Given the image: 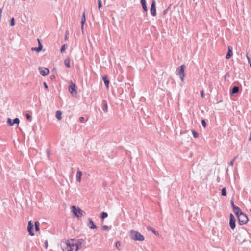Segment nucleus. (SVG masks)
Returning a JSON list of instances; mask_svg holds the SVG:
<instances>
[{
	"instance_id": "f257e3e1",
	"label": "nucleus",
	"mask_w": 251,
	"mask_h": 251,
	"mask_svg": "<svg viewBox=\"0 0 251 251\" xmlns=\"http://www.w3.org/2000/svg\"><path fill=\"white\" fill-rule=\"evenodd\" d=\"M85 242L82 239H70L66 242L67 249L68 251H77L84 245Z\"/></svg>"
},
{
	"instance_id": "f03ea898",
	"label": "nucleus",
	"mask_w": 251,
	"mask_h": 251,
	"mask_svg": "<svg viewBox=\"0 0 251 251\" xmlns=\"http://www.w3.org/2000/svg\"><path fill=\"white\" fill-rule=\"evenodd\" d=\"M130 238L135 241H143L145 238L143 235L138 231L132 230L130 232Z\"/></svg>"
},
{
	"instance_id": "7ed1b4c3",
	"label": "nucleus",
	"mask_w": 251,
	"mask_h": 251,
	"mask_svg": "<svg viewBox=\"0 0 251 251\" xmlns=\"http://www.w3.org/2000/svg\"><path fill=\"white\" fill-rule=\"evenodd\" d=\"M185 66L184 64L181 65L179 67L177 68L176 71V75H179L182 82H183L185 77Z\"/></svg>"
},
{
	"instance_id": "20e7f679",
	"label": "nucleus",
	"mask_w": 251,
	"mask_h": 251,
	"mask_svg": "<svg viewBox=\"0 0 251 251\" xmlns=\"http://www.w3.org/2000/svg\"><path fill=\"white\" fill-rule=\"evenodd\" d=\"M71 211L74 216L79 218L83 215L84 211L79 208H77L75 206L73 205L71 207Z\"/></svg>"
},
{
	"instance_id": "39448f33",
	"label": "nucleus",
	"mask_w": 251,
	"mask_h": 251,
	"mask_svg": "<svg viewBox=\"0 0 251 251\" xmlns=\"http://www.w3.org/2000/svg\"><path fill=\"white\" fill-rule=\"evenodd\" d=\"M68 90L73 97H76L77 95V91L76 89V85L71 81L69 83Z\"/></svg>"
},
{
	"instance_id": "423d86ee",
	"label": "nucleus",
	"mask_w": 251,
	"mask_h": 251,
	"mask_svg": "<svg viewBox=\"0 0 251 251\" xmlns=\"http://www.w3.org/2000/svg\"><path fill=\"white\" fill-rule=\"evenodd\" d=\"M237 218H238V223L240 225L245 224L246 223H247V222L249 220L248 216L246 215V214H245L243 212L241 214H240L239 216H238L237 217Z\"/></svg>"
},
{
	"instance_id": "0eeeda50",
	"label": "nucleus",
	"mask_w": 251,
	"mask_h": 251,
	"mask_svg": "<svg viewBox=\"0 0 251 251\" xmlns=\"http://www.w3.org/2000/svg\"><path fill=\"white\" fill-rule=\"evenodd\" d=\"M229 226L232 230H234L236 227V219L232 213L229 215Z\"/></svg>"
},
{
	"instance_id": "6e6552de",
	"label": "nucleus",
	"mask_w": 251,
	"mask_h": 251,
	"mask_svg": "<svg viewBox=\"0 0 251 251\" xmlns=\"http://www.w3.org/2000/svg\"><path fill=\"white\" fill-rule=\"evenodd\" d=\"M27 231L30 236H33L34 235V225L31 221H29L28 223Z\"/></svg>"
},
{
	"instance_id": "1a4fd4ad",
	"label": "nucleus",
	"mask_w": 251,
	"mask_h": 251,
	"mask_svg": "<svg viewBox=\"0 0 251 251\" xmlns=\"http://www.w3.org/2000/svg\"><path fill=\"white\" fill-rule=\"evenodd\" d=\"M150 12L151 15L153 16H155L156 15V2L154 0H152L151 7L150 9Z\"/></svg>"
},
{
	"instance_id": "9d476101",
	"label": "nucleus",
	"mask_w": 251,
	"mask_h": 251,
	"mask_svg": "<svg viewBox=\"0 0 251 251\" xmlns=\"http://www.w3.org/2000/svg\"><path fill=\"white\" fill-rule=\"evenodd\" d=\"M37 40H38V47H32L31 48V50L32 51H37V52H39L41 51L42 48H43V46L42 45V43L41 42V40L39 39H37Z\"/></svg>"
},
{
	"instance_id": "9b49d317",
	"label": "nucleus",
	"mask_w": 251,
	"mask_h": 251,
	"mask_svg": "<svg viewBox=\"0 0 251 251\" xmlns=\"http://www.w3.org/2000/svg\"><path fill=\"white\" fill-rule=\"evenodd\" d=\"M39 70L40 74L43 76H46L49 73V70L47 68L39 67Z\"/></svg>"
},
{
	"instance_id": "f8f14e48",
	"label": "nucleus",
	"mask_w": 251,
	"mask_h": 251,
	"mask_svg": "<svg viewBox=\"0 0 251 251\" xmlns=\"http://www.w3.org/2000/svg\"><path fill=\"white\" fill-rule=\"evenodd\" d=\"M232 47L231 46H229L228 47V52L226 54V58L228 59L232 57Z\"/></svg>"
},
{
	"instance_id": "ddd939ff",
	"label": "nucleus",
	"mask_w": 251,
	"mask_h": 251,
	"mask_svg": "<svg viewBox=\"0 0 251 251\" xmlns=\"http://www.w3.org/2000/svg\"><path fill=\"white\" fill-rule=\"evenodd\" d=\"M102 109L103 111L105 113L107 112V111H108V104H107V101L106 100H103L102 101Z\"/></svg>"
},
{
	"instance_id": "4468645a",
	"label": "nucleus",
	"mask_w": 251,
	"mask_h": 251,
	"mask_svg": "<svg viewBox=\"0 0 251 251\" xmlns=\"http://www.w3.org/2000/svg\"><path fill=\"white\" fill-rule=\"evenodd\" d=\"M89 221V224L88 226H89V228L91 229H94L97 228V226L94 224V222L91 218L88 219Z\"/></svg>"
},
{
	"instance_id": "2eb2a0df",
	"label": "nucleus",
	"mask_w": 251,
	"mask_h": 251,
	"mask_svg": "<svg viewBox=\"0 0 251 251\" xmlns=\"http://www.w3.org/2000/svg\"><path fill=\"white\" fill-rule=\"evenodd\" d=\"M239 88L237 86H234L232 87L231 90L230 92V95H233L239 92Z\"/></svg>"
},
{
	"instance_id": "dca6fc26",
	"label": "nucleus",
	"mask_w": 251,
	"mask_h": 251,
	"mask_svg": "<svg viewBox=\"0 0 251 251\" xmlns=\"http://www.w3.org/2000/svg\"><path fill=\"white\" fill-rule=\"evenodd\" d=\"M102 79L104 81V84L105 85L107 88L109 87V81L107 76L104 75L102 76Z\"/></svg>"
},
{
	"instance_id": "f3484780",
	"label": "nucleus",
	"mask_w": 251,
	"mask_h": 251,
	"mask_svg": "<svg viewBox=\"0 0 251 251\" xmlns=\"http://www.w3.org/2000/svg\"><path fill=\"white\" fill-rule=\"evenodd\" d=\"M233 211L237 217L243 213L240 208L238 206L235 209H233Z\"/></svg>"
},
{
	"instance_id": "a211bd4d",
	"label": "nucleus",
	"mask_w": 251,
	"mask_h": 251,
	"mask_svg": "<svg viewBox=\"0 0 251 251\" xmlns=\"http://www.w3.org/2000/svg\"><path fill=\"white\" fill-rule=\"evenodd\" d=\"M141 4L142 5V6L144 11L146 12L147 13L148 10H147V7L146 5V0H141Z\"/></svg>"
},
{
	"instance_id": "6ab92c4d",
	"label": "nucleus",
	"mask_w": 251,
	"mask_h": 251,
	"mask_svg": "<svg viewBox=\"0 0 251 251\" xmlns=\"http://www.w3.org/2000/svg\"><path fill=\"white\" fill-rule=\"evenodd\" d=\"M82 173L80 170H78L77 171L76 174V180L78 182L81 181V177H82Z\"/></svg>"
},
{
	"instance_id": "aec40b11",
	"label": "nucleus",
	"mask_w": 251,
	"mask_h": 251,
	"mask_svg": "<svg viewBox=\"0 0 251 251\" xmlns=\"http://www.w3.org/2000/svg\"><path fill=\"white\" fill-rule=\"evenodd\" d=\"M62 112L60 110H57L56 112L55 116L58 120H61L62 119Z\"/></svg>"
},
{
	"instance_id": "412c9836",
	"label": "nucleus",
	"mask_w": 251,
	"mask_h": 251,
	"mask_svg": "<svg viewBox=\"0 0 251 251\" xmlns=\"http://www.w3.org/2000/svg\"><path fill=\"white\" fill-rule=\"evenodd\" d=\"M64 64L66 67L70 68L71 67L70 65V59L69 58H67L64 61Z\"/></svg>"
},
{
	"instance_id": "4be33fe9",
	"label": "nucleus",
	"mask_w": 251,
	"mask_h": 251,
	"mask_svg": "<svg viewBox=\"0 0 251 251\" xmlns=\"http://www.w3.org/2000/svg\"><path fill=\"white\" fill-rule=\"evenodd\" d=\"M108 217V214L105 212H102L100 215V218L103 220L104 219Z\"/></svg>"
},
{
	"instance_id": "5701e85b",
	"label": "nucleus",
	"mask_w": 251,
	"mask_h": 251,
	"mask_svg": "<svg viewBox=\"0 0 251 251\" xmlns=\"http://www.w3.org/2000/svg\"><path fill=\"white\" fill-rule=\"evenodd\" d=\"M40 224L38 221H36L35 222V229L36 231H39L40 230Z\"/></svg>"
},
{
	"instance_id": "b1692460",
	"label": "nucleus",
	"mask_w": 251,
	"mask_h": 251,
	"mask_svg": "<svg viewBox=\"0 0 251 251\" xmlns=\"http://www.w3.org/2000/svg\"><path fill=\"white\" fill-rule=\"evenodd\" d=\"M147 229L148 230L151 231L155 235H159L158 233L153 228H152L151 227H147Z\"/></svg>"
},
{
	"instance_id": "393cba45",
	"label": "nucleus",
	"mask_w": 251,
	"mask_h": 251,
	"mask_svg": "<svg viewBox=\"0 0 251 251\" xmlns=\"http://www.w3.org/2000/svg\"><path fill=\"white\" fill-rule=\"evenodd\" d=\"M221 195L223 196H226V187L222 188L221 191Z\"/></svg>"
},
{
	"instance_id": "a878e982",
	"label": "nucleus",
	"mask_w": 251,
	"mask_h": 251,
	"mask_svg": "<svg viewBox=\"0 0 251 251\" xmlns=\"http://www.w3.org/2000/svg\"><path fill=\"white\" fill-rule=\"evenodd\" d=\"M25 116H26V119L28 121L31 122L32 121V116L29 113H26Z\"/></svg>"
},
{
	"instance_id": "bb28decb",
	"label": "nucleus",
	"mask_w": 251,
	"mask_h": 251,
	"mask_svg": "<svg viewBox=\"0 0 251 251\" xmlns=\"http://www.w3.org/2000/svg\"><path fill=\"white\" fill-rule=\"evenodd\" d=\"M20 122V120L18 118H15V119H14L13 120V122H12V126L16 124H19Z\"/></svg>"
},
{
	"instance_id": "cd10ccee",
	"label": "nucleus",
	"mask_w": 251,
	"mask_h": 251,
	"mask_svg": "<svg viewBox=\"0 0 251 251\" xmlns=\"http://www.w3.org/2000/svg\"><path fill=\"white\" fill-rule=\"evenodd\" d=\"M66 47H67L66 44H63L61 46V49H60V52L61 53H63L65 51Z\"/></svg>"
},
{
	"instance_id": "c85d7f7f",
	"label": "nucleus",
	"mask_w": 251,
	"mask_h": 251,
	"mask_svg": "<svg viewBox=\"0 0 251 251\" xmlns=\"http://www.w3.org/2000/svg\"><path fill=\"white\" fill-rule=\"evenodd\" d=\"M86 21V18H85V11L83 12V15L81 17V23H85Z\"/></svg>"
},
{
	"instance_id": "c756f323",
	"label": "nucleus",
	"mask_w": 251,
	"mask_h": 251,
	"mask_svg": "<svg viewBox=\"0 0 251 251\" xmlns=\"http://www.w3.org/2000/svg\"><path fill=\"white\" fill-rule=\"evenodd\" d=\"M192 133L193 136L194 138H197L198 137L199 134L195 130H192Z\"/></svg>"
},
{
	"instance_id": "7c9ffc66",
	"label": "nucleus",
	"mask_w": 251,
	"mask_h": 251,
	"mask_svg": "<svg viewBox=\"0 0 251 251\" xmlns=\"http://www.w3.org/2000/svg\"><path fill=\"white\" fill-rule=\"evenodd\" d=\"M10 25L11 26H14L15 25V19L14 17H12L11 19Z\"/></svg>"
},
{
	"instance_id": "2f4dec72",
	"label": "nucleus",
	"mask_w": 251,
	"mask_h": 251,
	"mask_svg": "<svg viewBox=\"0 0 251 251\" xmlns=\"http://www.w3.org/2000/svg\"><path fill=\"white\" fill-rule=\"evenodd\" d=\"M101 229L103 230H107L108 231L110 229V228L106 225H103L101 226Z\"/></svg>"
},
{
	"instance_id": "473e14b6",
	"label": "nucleus",
	"mask_w": 251,
	"mask_h": 251,
	"mask_svg": "<svg viewBox=\"0 0 251 251\" xmlns=\"http://www.w3.org/2000/svg\"><path fill=\"white\" fill-rule=\"evenodd\" d=\"M230 203H231V207L233 209H235V208H236L237 206H236L234 203V201H233V199H232L231 201H230Z\"/></svg>"
},
{
	"instance_id": "72a5a7b5",
	"label": "nucleus",
	"mask_w": 251,
	"mask_h": 251,
	"mask_svg": "<svg viewBox=\"0 0 251 251\" xmlns=\"http://www.w3.org/2000/svg\"><path fill=\"white\" fill-rule=\"evenodd\" d=\"M98 8L100 9L102 7V2L101 0H98Z\"/></svg>"
},
{
	"instance_id": "f704fd0d",
	"label": "nucleus",
	"mask_w": 251,
	"mask_h": 251,
	"mask_svg": "<svg viewBox=\"0 0 251 251\" xmlns=\"http://www.w3.org/2000/svg\"><path fill=\"white\" fill-rule=\"evenodd\" d=\"M201 124L204 128L206 127L207 124H206V122L204 119H202L201 120Z\"/></svg>"
},
{
	"instance_id": "c9c22d12",
	"label": "nucleus",
	"mask_w": 251,
	"mask_h": 251,
	"mask_svg": "<svg viewBox=\"0 0 251 251\" xmlns=\"http://www.w3.org/2000/svg\"><path fill=\"white\" fill-rule=\"evenodd\" d=\"M237 158V156H235L229 163V165L230 166H233V164H234V161L236 159V158Z\"/></svg>"
},
{
	"instance_id": "e433bc0d",
	"label": "nucleus",
	"mask_w": 251,
	"mask_h": 251,
	"mask_svg": "<svg viewBox=\"0 0 251 251\" xmlns=\"http://www.w3.org/2000/svg\"><path fill=\"white\" fill-rule=\"evenodd\" d=\"M7 124H8L9 125H10V126H12V120H11L10 118H8L7 119Z\"/></svg>"
},
{
	"instance_id": "4c0bfd02",
	"label": "nucleus",
	"mask_w": 251,
	"mask_h": 251,
	"mask_svg": "<svg viewBox=\"0 0 251 251\" xmlns=\"http://www.w3.org/2000/svg\"><path fill=\"white\" fill-rule=\"evenodd\" d=\"M171 5L170 4V5H169V6L168 7V8H167L166 9H165V10H164L163 11V14H164V15H165V14H167V12H168V11L169 9L170 8V7H171Z\"/></svg>"
},
{
	"instance_id": "58836bf2",
	"label": "nucleus",
	"mask_w": 251,
	"mask_h": 251,
	"mask_svg": "<svg viewBox=\"0 0 251 251\" xmlns=\"http://www.w3.org/2000/svg\"><path fill=\"white\" fill-rule=\"evenodd\" d=\"M85 119L83 117H80L79 118V121L81 123H83L84 122Z\"/></svg>"
},
{
	"instance_id": "ea45409f",
	"label": "nucleus",
	"mask_w": 251,
	"mask_h": 251,
	"mask_svg": "<svg viewBox=\"0 0 251 251\" xmlns=\"http://www.w3.org/2000/svg\"><path fill=\"white\" fill-rule=\"evenodd\" d=\"M200 94H201V98H204V91L203 90H201V91L200 92Z\"/></svg>"
},
{
	"instance_id": "a19ab883",
	"label": "nucleus",
	"mask_w": 251,
	"mask_h": 251,
	"mask_svg": "<svg viewBox=\"0 0 251 251\" xmlns=\"http://www.w3.org/2000/svg\"><path fill=\"white\" fill-rule=\"evenodd\" d=\"M69 34L68 30H66L65 32V40H66L68 38V35Z\"/></svg>"
},
{
	"instance_id": "79ce46f5",
	"label": "nucleus",
	"mask_w": 251,
	"mask_h": 251,
	"mask_svg": "<svg viewBox=\"0 0 251 251\" xmlns=\"http://www.w3.org/2000/svg\"><path fill=\"white\" fill-rule=\"evenodd\" d=\"M48 247V241L46 240L45 242V247L47 249Z\"/></svg>"
},
{
	"instance_id": "37998d69",
	"label": "nucleus",
	"mask_w": 251,
	"mask_h": 251,
	"mask_svg": "<svg viewBox=\"0 0 251 251\" xmlns=\"http://www.w3.org/2000/svg\"><path fill=\"white\" fill-rule=\"evenodd\" d=\"M44 86L46 89H48V85L46 83V82H44Z\"/></svg>"
},
{
	"instance_id": "c03bdc74",
	"label": "nucleus",
	"mask_w": 251,
	"mask_h": 251,
	"mask_svg": "<svg viewBox=\"0 0 251 251\" xmlns=\"http://www.w3.org/2000/svg\"><path fill=\"white\" fill-rule=\"evenodd\" d=\"M2 9L1 8L0 9V20L1 21V17H2Z\"/></svg>"
},
{
	"instance_id": "a18cd8bd",
	"label": "nucleus",
	"mask_w": 251,
	"mask_h": 251,
	"mask_svg": "<svg viewBox=\"0 0 251 251\" xmlns=\"http://www.w3.org/2000/svg\"><path fill=\"white\" fill-rule=\"evenodd\" d=\"M247 58L248 59V63L250 64V63H251V59L248 56V55L247 54Z\"/></svg>"
},
{
	"instance_id": "49530a36",
	"label": "nucleus",
	"mask_w": 251,
	"mask_h": 251,
	"mask_svg": "<svg viewBox=\"0 0 251 251\" xmlns=\"http://www.w3.org/2000/svg\"><path fill=\"white\" fill-rule=\"evenodd\" d=\"M84 23H81V30H82V32H83V30L84 29Z\"/></svg>"
},
{
	"instance_id": "de8ad7c7",
	"label": "nucleus",
	"mask_w": 251,
	"mask_h": 251,
	"mask_svg": "<svg viewBox=\"0 0 251 251\" xmlns=\"http://www.w3.org/2000/svg\"><path fill=\"white\" fill-rule=\"evenodd\" d=\"M120 242L118 241L116 242V246L117 248L118 247V246H120Z\"/></svg>"
},
{
	"instance_id": "09e8293b",
	"label": "nucleus",
	"mask_w": 251,
	"mask_h": 251,
	"mask_svg": "<svg viewBox=\"0 0 251 251\" xmlns=\"http://www.w3.org/2000/svg\"><path fill=\"white\" fill-rule=\"evenodd\" d=\"M46 152H47V154L48 156L49 157V156L50 153L49 150H48H48H46Z\"/></svg>"
},
{
	"instance_id": "8fccbe9b",
	"label": "nucleus",
	"mask_w": 251,
	"mask_h": 251,
	"mask_svg": "<svg viewBox=\"0 0 251 251\" xmlns=\"http://www.w3.org/2000/svg\"><path fill=\"white\" fill-rule=\"evenodd\" d=\"M50 78L51 79L53 80V79H54L55 78V77L54 75H51Z\"/></svg>"
},
{
	"instance_id": "3c124183",
	"label": "nucleus",
	"mask_w": 251,
	"mask_h": 251,
	"mask_svg": "<svg viewBox=\"0 0 251 251\" xmlns=\"http://www.w3.org/2000/svg\"><path fill=\"white\" fill-rule=\"evenodd\" d=\"M249 140L251 142V135H250Z\"/></svg>"
},
{
	"instance_id": "603ef678",
	"label": "nucleus",
	"mask_w": 251,
	"mask_h": 251,
	"mask_svg": "<svg viewBox=\"0 0 251 251\" xmlns=\"http://www.w3.org/2000/svg\"><path fill=\"white\" fill-rule=\"evenodd\" d=\"M217 181H218V182H219V177H218V178H217Z\"/></svg>"
},
{
	"instance_id": "864d4df0",
	"label": "nucleus",
	"mask_w": 251,
	"mask_h": 251,
	"mask_svg": "<svg viewBox=\"0 0 251 251\" xmlns=\"http://www.w3.org/2000/svg\"><path fill=\"white\" fill-rule=\"evenodd\" d=\"M250 212H251V209H250Z\"/></svg>"
},
{
	"instance_id": "5fc2aeb1",
	"label": "nucleus",
	"mask_w": 251,
	"mask_h": 251,
	"mask_svg": "<svg viewBox=\"0 0 251 251\" xmlns=\"http://www.w3.org/2000/svg\"><path fill=\"white\" fill-rule=\"evenodd\" d=\"M250 135H251V133H250Z\"/></svg>"
}]
</instances>
